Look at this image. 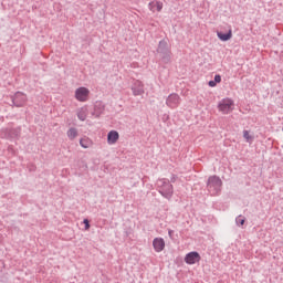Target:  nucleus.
I'll list each match as a JSON object with an SVG mask.
<instances>
[{"instance_id": "12", "label": "nucleus", "mask_w": 283, "mask_h": 283, "mask_svg": "<svg viewBox=\"0 0 283 283\" xmlns=\"http://www.w3.org/2000/svg\"><path fill=\"white\" fill-rule=\"evenodd\" d=\"M118 138H120V135L117 130H111L107 134V143L108 145H116L118 143Z\"/></svg>"}, {"instance_id": "9", "label": "nucleus", "mask_w": 283, "mask_h": 283, "mask_svg": "<svg viewBox=\"0 0 283 283\" xmlns=\"http://www.w3.org/2000/svg\"><path fill=\"white\" fill-rule=\"evenodd\" d=\"M202 260V256H200V253L192 251L186 254L185 262L186 264H197V262H200Z\"/></svg>"}, {"instance_id": "20", "label": "nucleus", "mask_w": 283, "mask_h": 283, "mask_svg": "<svg viewBox=\"0 0 283 283\" xmlns=\"http://www.w3.org/2000/svg\"><path fill=\"white\" fill-rule=\"evenodd\" d=\"M83 223H84V229H85V231H90V220L88 219H84L83 220Z\"/></svg>"}, {"instance_id": "22", "label": "nucleus", "mask_w": 283, "mask_h": 283, "mask_svg": "<svg viewBox=\"0 0 283 283\" xmlns=\"http://www.w3.org/2000/svg\"><path fill=\"white\" fill-rule=\"evenodd\" d=\"M243 138H245V140H251V135H249V130H243Z\"/></svg>"}, {"instance_id": "3", "label": "nucleus", "mask_w": 283, "mask_h": 283, "mask_svg": "<svg viewBox=\"0 0 283 283\" xmlns=\"http://www.w3.org/2000/svg\"><path fill=\"white\" fill-rule=\"evenodd\" d=\"M157 53L160 54L161 60L165 63H169L171 61V50L169 49V44L165 40H160L158 48H157Z\"/></svg>"}, {"instance_id": "26", "label": "nucleus", "mask_w": 283, "mask_h": 283, "mask_svg": "<svg viewBox=\"0 0 283 283\" xmlns=\"http://www.w3.org/2000/svg\"><path fill=\"white\" fill-rule=\"evenodd\" d=\"M124 233H125L126 238H129V235H132V231L130 230H126Z\"/></svg>"}, {"instance_id": "27", "label": "nucleus", "mask_w": 283, "mask_h": 283, "mask_svg": "<svg viewBox=\"0 0 283 283\" xmlns=\"http://www.w3.org/2000/svg\"><path fill=\"white\" fill-rule=\"evenodd\" d=\"M172 233H174V230H169V231H168L169 238H171Z\"/></svg>"}, {"instance_id": "10", "label": "nucleus", "mask_w": 283, "mask_h": 283, "mask_svg": "<svg viewBox=\"0 0 283 283\" xmlns=\"http://www.w3.org/2000/svg\"><path fill=\"white\" fill-rule=\"evenodd\" d=\"M132 92L135 96H143V94H145V86L143 85V82L135 81L132 86Z\"/></svg>"}, {"instance_id": "4", "label": "nucleus", "mask_w": 283, "mask_h": 283, "mask_svg": "<svg viewBox=\"0 0 283 283\" xmlns=\"http://www.w3.org/2000/svg\"><path fill=\"white\" fill-rule=\"evenodd\" d=\"M234 105H235V103L233 102V99L227 97V98L221 99L218 103V109H219V112H222L223 114H231Z\"/></svg>"}, {"instance_id": "23", "label": "nucleus", "mask_w": 283, "mask_h": 283, "mask_svg": "<svg viewBox=\"0 0 283 283\" xmlns=\"http://www.w3.org/2000/svg\"><path fill=\"white\" fill-rule=\"evenodd\" d=\"M217 84L218 83H222V76H220V74L214 75V80H213Z\"/></svg>"}, {"instance_id": "24", "label": "nucleus", "mask_w": 283, "mask_h": 283, "mask_svg": "<svg viewBox=\"0 0 283 283\" xmlns=\"http://www.w3.org/2000/svg\"><path fill=\"white\" fill-rule=\"evenodd\" d=\"M209 87H216L218 85L213 80L208 82Z\"/></svg>"}, {"instance_id": "25", "label": "nucleus", "mask_w": 283, "mask_h": 283, "mask_svg": "<svg viewBox=\"0 0 283 283\" xmlns=\"http://www.w3.org/2000/svg\"><path fill=\"white\" fill-rule=\"evenodd\" d=\"M176 180H178V176L172 175L171 178H170V180H169V182H170V184H171V182H176Z\"/></svg>"}, {"instance_id": "8", "label": "nucleus", "mask_w": 283, "mask_h": 283, "mask_svg": "<svg viewBox=\"0 0 283 283\" xmlns=\"http://www.w3.org/2000/svg\"><path fill=\"white\" fill-rule=\"evenodd\" d=\"M166 105H167V107H170V109H176V107H178V105H180V95H178L177 93L170 94L166 98Z\"/></svg>"}, {"instance_id": "15", "label": "nucleus", "mask_w": 283, "mask_h": 283, "mask_svg": "<svg viewBox=\"0 0 283 283\" xmlns=\"http://www.w3.org/2000/svg\"><path fill=\"white\" fill-rule=\"evenodd\" d=\"M66 136L70 140H74V138H76V136H78V130L75 127H71L67 130Z\"/></svg>"}, {"instance_id": "19", "label": "nucleus", "mask_w": 283, "mask_h": 283, "mask_svg": "<svg viewBox=\"0 0 283 283\" xmlns=\"http://www.w3.org/2000/svg\"><path fill=\"white\" fill-rule=\"evenodd\" d=\"M80 145H81V147H83V149H87V147H90V145H87V140H85V139H81Z\"/></svg>"}, {"instance_id": "21", "label": "nucleus", "mask_w": 283, "mask_h": 283, "mask_svg": "<svg viewBox=\"0 0 283 283\" xmlns=\"http://www.w3.org/2000/svg\"><path fill=\"white\" fill-rule=\"evenodd\" d=\"M148 8L151 12H156V2H149Z\"/></svg>"}, {"instance_id": "5", "label": "nucleus", "mask_w": 283, "mask_h": 283, "mask_svg": "<svg viewBox=\"0 0 283 283\" xmlns=\"http://www.w3.org/2000/svg\"><path fill=\"white\" fill-rule=\"evenodd\" d=\"M11 102L13 107H23L28 103V96L22 92H17L14 95H11Z\"/></svg>"}, {"instance_id": "1", "label": "nucleus", "mask_w": 283, "mask_h": 283, "mask_svg": "<svg viewBox=\"0 0 283 283\" xmlns=\"http://www.w3.org/2000/svg\"><path fill=\"white\" fill-rule=\"evenodd\" d=\"M157 191L166 198V200H171L174 198V185L170 184L169 179L161 178L156 182Z\"/></svg>"}, {"instance_id": "17", "label": "nucleus", "mask_w": 283, "mask_h": 283, "mask_svg": "<svg viewBox=\"0 0 283 283\" xmlns=\"http://www.w3.org/2000/svg\"><path fill=\"white\" fill-rule=\"evenodd\" d=\"M244 222H247V218L243 217L242 214L238 216L235 218V224L237 227H244Z\"/></svg>"}, {"instance_id": "2", "label": "nucleus", "mask_w": 283, "mask_h": 283, "mask_svg": "<svg viewBox=\"0 0 283 283\" xmlns=\"http://www.w3.org/2000/svg\"><path fill=\"white\" fill-rule=\"evenodd\" d=\"M207 190L210 196H219L220 191H222V179L216 175L210 176L207 181Z\"/></svg>"}, {"instance_id": "13", "label": "nucleus", "mask_w": 283, "mask_h": 283, "mask_svg": "<svg viewBox=\"0 0 283 283\" xmlns=\"http://www.w3.org/2000/svg\"><path fill=\"white\" fill-rule=\"evenodd\" d=\"M103 112H105V105L103 104V102H96L94 105V111H93V116H95V118H98Z\"/></svg>"}, {"instance_id": "16", "label": "nucleus", "mask_w": 283, "mask_h": 283, "mask_svg": "<svg viewBox=\"0 0 283 283\" xmlns=\"http://www.w3.org/2000/svg\"><path fill=\"white\" fill-rule=\"evenodd\" d=\"M77 118L78 120H86L87 118V109L86 108H81L78 112H77Z\"/></svg>"}, {"instance_id": "6", "label": "nucleus", "mask_w": 283, "mask_h": 283, "mask_svg": "<svg viewBox=\"0 0 283 283\" xmlns=\"http://www.w3.org/2000/svg\"><path fill=\"white\" fill-rule=\"evenodd\" d=\"M75 98L80 103H85L87 102V98H90V88L87 87H78L75 90Z\"/></svg>"}, {"instance_id": "18", "label": "nucleus", "mask_w": 283, "mask_h": 283, "mask_svg": "<svg viewBox=\"0 0 283 283\" xmlns=\"http://www.w3.org/2000/svg\"><path fill=\"white\" fill-rule=\"evenodd\" d=\"M155 8H156L157 12H160L163 10V2L156 1L155 2Z\"/></svg>"}, {"instance_id": "14", "label": "nucleus", "mask_w": 283, "mask_h": 283, "mask_svg": "<svg viewBox=\"0 0 283 283\" xmlns=\"http://www.w3.org/2000/svg\"><path fill=\"white\" fill-rule=\"evenodd\" d=\"M217 36L218 39H220V41H223V42L231 41L233 36V32L231 30H229L227 33L217 32Z\"/></svg>"}, {"instance_id": "11", "label": "nucleus", "mask_w": 283, "mask_h": 283, "mask_svg": "<svg viewBox=\"0 0 283 283\" xmlns=\"http://www.w3.org/2000/svg\"><path fill=\"white\" fill-rule=\"evenodd\" d=\"M153 247H154V250L156 251V253H160V252L165 251V239L155 238L153 240Z\"/></svg>"}, {"instance_id": "7", "label": "nucleus", "mask_w": 283, "mask_h": 283, "mask_svg": "<svg viewBox=\"0 0 283 283\" xmlns=\"http://www.w3.org/2000/svg\"><path fill=\"white\" fill-rule=\"evenodd\" d=\"M3 134H4V138H7V140H17L21 136V127L6 128L3 130Z\"/></svg>"}]
</instances>
